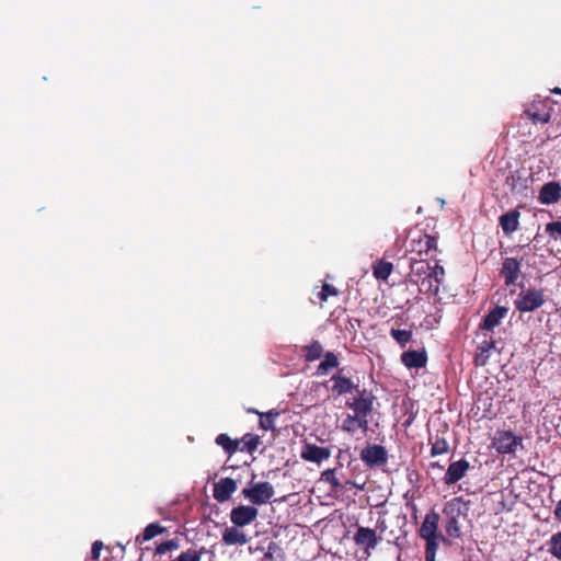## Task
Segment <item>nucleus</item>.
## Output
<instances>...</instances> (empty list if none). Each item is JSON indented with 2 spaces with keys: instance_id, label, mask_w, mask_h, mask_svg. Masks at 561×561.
I'll use <instances>...</instances> for the list:
<instances>
[{
  "instance_id": "1",
  "label": "nucleus",
  "mask_w": 561,
  "mask_h": 561,
  "mask_svg": "<svg viewBox=\"0 0 561 561\" xmlns=\"http://www.w3.org/2000/svg\"><path fill=\"white\" fill-rule=\"evenodd\" d=\"M410 252L415 253L423 259L435 260L437 252V238L431 234H427L423 231H419L412 236L410 239Z\"/></svg>"
},
{
  "instance_id": "2",
  "label": "nucleus",
  "mask_w": 561,
  "mask_h": 561,
  "mask_svg": "<svg viewBox=\"0 0 561 561\" xmlns=\"http://www.w3.org/2000/svg\"><path fill=\"white\" fill-rule=\"evenodd\" d=\"M375 396L371 391L366 389L357 390V396L346 401V407L350 408L354 415L362 419V421H368V416L374 410Z\"/></svg>"
},
{
  "instance_id": "3",
  "label": "nucleus",
  "mask_w": 561,
  "mask_h": 561,
  "mask_svg": "<svg viewBox=\"0 0 561 561\" xmlns=\"http://www.w3.org/2000/svg\"><path fill=\"white\" fill-rule=\"evenodd\" d=\"M545 301L546 299L542 289L528 288L526 290H520L517 299L514 301V305L517 311L525 313L533 312L541 308Z\"/></svg>"
},
{
  "instance_id": "4",
  "label": "nucleus",
  "mask_w": 561,
  "mask_h": 561,
  "mask_svg": "<svg viewBox=\"0 0 561 561\" xmlns=\"http://www.w3.org/2000/svg\"><path fill=\"white\" fill-rule=\"evenodd\" d=\"M242 495L254 505L266 504L274 496V488L267 482L251 483L250 488L242 490Z\"/></svg>"
},
{
  "instance_id": "5",
  "label": "nucleus",
  "mask_w": 561,
  "mask_h": 561,
  "mask_svg": "<svg viewBox=\"0 0 561 561\" xmlns=\"http://www.w3.org/2000/svg\"><path fill=\"white\" fill-rule=\"evenodd\" d=\"M523 445V437L514 435L511 431H496L492 446L499 454H515L518 446Z\"/></svg>"
},
{
  "instance_id": "6",
  "label": "nucleus",
  "mask_w": 561,
  "mask_h": 561,
  "mask_svg": "<svg viewBox=\"0 0 561 561\" xmlns=\"http://www.w3.org/2000/svg\"><path fill=\"white\" fill-rule=\"evenodd\" d=\"M430 259H411V271L410 278L414 284L421 283L422 286L427 284L426 290H432V282H431V270L432 266L428 263Z\"/></svg>"
},
{
  "instance_id": "7",
  "label": "nucleus",
  "mask_w": 561,
  "mask_h": 561,
  "mask_svg": "<svg viewBox=\"0 0 561 561\" xmlns=\"http://www.w3.org/2000/svg\"><path fill=\"white\" fill-rule=\"evenodd\" d=\"M360 460L369 468L381 467L388 461V453L381 445H368L362 449Z\"/></svg>"
},
{
  "instance_id": "8",
  "label": "nucleus",
  "mask_w": 561,
  "mask_h": 561,
  "mask_svg": "<svg viewBox=\"0 0 561 561\" xmlns=\"http://www.w3.org/2000/svg\"><path fill=\"white\" fill-rule=\"evenodd\" d=\"M550 100L534 101L525 114L533 123L546 124L550 122L552 108L549 106Z\"/></svg>"
},
{
  "instance_id": "9",
  "label": "nucleus",
  "mask_w": 561,
  "mask_h": 561,
  "mask_svg": "<svg viewBox=\"0 0 561 561\" xmlns=\"http://www.w3.org/2000/svg\"><path fill=\"white\" fill-rule=\"evenodd\" d=\"M331 457V449L328 447H321L316 444L305 442L301 450L300 458L305 461L314 462L320 465L322 461L328 460Z\"/></svg>"
},
{
  "instance_id": "10",
  "label": "nucleus",
  "mask_w": 561,
  "mask_h": 561,
  "mask_svg": "<svg viewBox=\"0 0 561 561\" xmlns=\"http://www.w3.org/2000/svg\"><path fill=\"white\" fill-rule=\"evenodd\" d=\"M259 511L251 505H239L233 507L230 512V520L237 527H244L254 522L257 517Z\"/></svg>"
},
{
  "instance_id": "11",
  "label": "nucleus",
  "mask_w": 561,
  "mask_h": 561,
  "mask_svg": "<svg viewBox=\"0 0 561 561\" xmlns=\"http://www.w3.org/2000/svg\"><path fill=\"white\" fill-rule=\"evenodd\" d=\"M522 273V260L505 257L500 268V275L504 278L506 286L514 285Z\"/></svg>"
},
{
  "instance_id": "12",
  "label": "nucleus",
  "mask_w": 561,
  "mask_h": 561,
  "mask_svg": "<svg viewBox=\"0 0 561 561\" xmlns=\"http://www.w3.org/2000/svg\"><path fill=\"white\" fill-rule=\"evenodd\" d=\"M438 523L439 514L432 510L425 515L424 520L419 529V536L422 539L442 538L445 540L444 537L438 534Z\"/></svg>"
},
{
  "instance_id": "13",
  "label": "nucleus",
  "mask_w": 561,
  "mask_h": 561,
  "mask_svg": "<svg viewBox=\"0 0 561 561\" xmlns=\"http://www.w3.org/2000/svg\"><path fill=\"white\" fill-rule=\"evenodd\" d=\"M469 469L470 463L465 458L450 462L443 478L444 483L447 485L457 483L466 476Z\"/></svg>"
},
{
  "instance_id": "14",
  "label": "nucleus",
  "mask_w": 561,
  "mask_h": 561,
  "mask_svg": "<svg viewBox=\"0 0 561 561\" xmlns=\"http://www.w3.org/2000/svg\"><path fill=\"white\" fill-rule=\"evenodd\" d=\"M508 308L504 306H495L482 319L479 324L481 331H493L494 328L501 324L502 320L506 317Z\"/></svg>"
},
{
  "instance_id": "15",
  "label": "nucleus",
  "mask_w": 561,
  "mask_h": 561,
  "mask_svg": "<svg viewBox=\"0 0 561 561\" xmlns=\"http://www.w3.org/2000/svg\"><path fill=\"white\" fill-rule=\"evenodd\" d=\"M381 538L377 536L376 530L369 527L359 526L354 535V541L357 546L364 548L367 552L375 549Z\"/></svg>"
},
{
  "instance_id": "16",
  "label": "nucleus",
  "mask_w": 561,
  "mask_h": 561,
  "mask_svg": "<svg viewBox=\"0 0 561 561\" xmlns=\"http://www.w3.org/2000/svg\"><path fill=\"white\" fill-rule=\"evenodd\" d=\"M237 481L231 478H222L214 484L213 495L214 499L224 503L230 500L231 495L237 491Z\"/></svg>"
},
{
  "instance_id": "17",
  "label": "nucleus",
  "mask_w": 561,
  "mask_h": 561,
  "mask_svg": "<svg viewBox=\"0 0 561 561\" xmlns=\"http://www.w3.org/2000/svg\"><path fill=\"white\" fill-rule=\"evenodd\" d=\"M469 504L470 502L466 501L462 496H456L445 503L443 514L445 517H466L468 515Z\"/></svg>"
},
{
  "instance_id": "18",
  "label": "nucleus",
  "mask_w": 561,
  "mask_h": 561,
  "mask_svg": "<svg viewBox=\"0 0 561 561\" xmlns=\"http://www.w3.org/2000/svg\"><path fill=\"white\" fill-rule=\"evenodd\" d=\"M330 381L332 382L331 392L334 398L352 393L354 390H358L357 385H355L350 378L345 377L341 373L334 374Z\"/></svg>"
},
{
  "instance_id": "19",
  "label": "nucleus",
  "mask_w": 561,
  "mask_h": 561,
  "mask_svg": "<svg viewBox=\"0 0 561 561\" xmlns=\"http://www.w3.org/2000/svg\"><path fill=\"white\" fill-rule=\"evenodd\" d=\"M401 363L409 369L424 368L427 364V353L424 348L403 352L401 354Z\"/></svg>"
},
{
  "instance_id": "20",
  "label": "nucleus",
  "mask_w": 561,
  "mask_h": 561,
  "mask_svg": "<svg viewBox=\"0 0 561 561\" xmlns=\"http://www.w3.org/2000/svg\"><path fill=\"white\" fill-rule=\"evenodd\" d=\"M561 198V185L558 182H548L540 188L538 199L543 205H551Z\"/></svg>"
},
{
  "instance_id": "21",
  "label": "nucleus",
  "mask_w": 561,
  "mask_h": 561,
  "mask_svg": "<svg viewBox=\"0 0 561 561\" xmlns=\"http://www.w3.org/2000/svg\"><path fill=\"white\" fill-rule=\"evenodd\" d=\"M520 213L517 209H512L500 216L499 222L506 236H511L519 227Z\"/></svg>"
},
{
  "instance_id": "22",
  "label": "nucleus",
  "mask_w": 561,
  "mask_h": 561,
  "mask_svg": "<svg viewBox=\"0 0 561 561\" xmlns=\"http://www.w3.org/2000/svg\"><path fill=\"white\" fill-rule=\"evenodd\" d=\"M495 348V342L490 337L489 340L482 341L474 354L473 362L476 366H485L491 357L492 350Z\"/></svg>"
},
{
  "instance_id": "23",
  "label": "nucleus",
  "mask_w": 561,
  "mask_h": 561,
  "mask_svg": "<svg viewBox=\"0 0 561 561\" xmlns=\"http://www.w3.org/2000/svg\"><path fill=\"white\" fill-rule=\"evenodd\" d=\"M249 538L244 531L240 530L237 526L228 527L222 533V542L227 546H243L248 543Z\"/></svg>"
},
{
  "instance_id": "24",
  "label": "nucleus",
  "mask_w": 561,
  "mask_h": 561,
  "mask_svg": "<svg viewBox=\"0 0 561 561\" xmlns=\"http://www.w3.org/2000/svg\"><path fill=\"white\" fill-rule=\"evenodd\" d=\"M362 419L354 414H347L346 417L343 420L341 428L351 434L354 435L357 430H362L364 433L368 431L369 427V421H365L363 423Z\"/></svg>"
},
{
  "instance_id": "25",
  "label": "nucleus",
  "mask_w": 561,
  "mask_h": 561,
  "mask_svg": "<svg viewBox=\"0 0 561 561\" xmlns=\"http://www.w3.org/2000/svg\"><path fill=\"white\" fill-rule=\"evenodd\" d=\"M165 531L167 528L162 526L160 523H150L145 527L144 531L136 537V542L141 545L159 535L164 534Z\"/></svg>"
},
{
  "instance_id": "26",
  "label": "nucleus",
  "mask_w": 561,
  "mask_h": 561,
  "mask_svg": "<svg viewBox=\"0 0 561 561\" xmlns=\"http://www.w3.org/2000/svg\"><path fill=\"white\" fill-rule=\"evenodd\" d=\"M215 443L218 446L222 447V449L228 456H232L233 454H236L240 446L239 439H232L226 433L217 435Z\"/></svg>"
},
{
  "instance_id": "27",
  "label": "nucleus",
  "mask_w": 561,
  "mask_h": 561,
  "mask_svg": "<svg viewBox=\"0 0 561 561\" xmlns=\"http://www.w3.org/2000/svg\"><path fill=\"white\" fill-rule=\"evenodd\" d=\"M393 271V264L388 261L379 260L373 264V274L377 279L387 280Z\"/></svg>"
},
{
  "instance_id": "28",
  "label": "nucleus",
  "mask_w": 561,
  "mask_h": 561,
  "mask_svg": "<svg viewBox=\"0 0 561 561\" xmlns=\"http://www.w3.org/2000/svg\"><path fill=\"white\" fill-rule=\"evenodd\" d=\"M323 347L319 341L314 340L304 347V357L307 362H314L322 356Z\"/></svg>"
},
{
  "instance_id": "29",
  "label": "nucleus",
  "mask_w": 561,
  "mask_h": 561,
  "mask_svg": "<svg viewBox=\"0 0 561 561\" xmlns=\"http://www.w3.org/2000/svg\"><path fill=\"white\" fill-rule=\"evenodd\" d=\"M339 358L333 352H327L324 359L319 364L317 373L318 375L328 374L330 369L339 366Z\"/></svg>"
},
{
  "instance_id": "30",
  "label": "nucleus",
  "mask_w": 561,
  "mask_h": 561,
  "mask_svg": "<svg viewBox=\"0 0 561 561\" xmlns=\"http://www.w3.org/2000/svg\"><path fill=\"white\" fill-rule=\"evenodd\" d=\"M239 440H240V444H242V447L240 448V450L247 451L249 454H253L257 449V447L261 443L260 436L251 434V433H247Z\"/></svg>"
},
{
  "instance_id": "31",
  "label": "nucleus",
  "mask_w": 561,
  "mask_h": 561,
  "mask_svg": "<svg viewBox=\"0 0 561 561\" xmlns=\"http://www.w3.org/2000/svg\"><path fill=\"white\" fill-rule=\"evenodd\" d=\"M279 411L272 409L265 413H259L260 415V427L265 431H273L275 428V419L279 416Z\"/></svg>"
},
{
  "instance_id": "32",
  "label": "nucleus",
  "mask_w": 561,
  "mask_h": 561,
  "mask_svg": "<svg viewBox=\"0 0 561 561\" xmlns=\"http://www.w3.org/2000/svg\"><path fill=\"white\" fill-rule=\"evenodd\" d=\"M445 530L447 536L453 539H460L462 537L459 518L446 517Z\"/></svg>"
},
{
  "instance_id": "33",
  "label": "nucleus",
  "mask_w": 561,
  "mask_h": 561,
  "mask_svg": "<svg viewBox=\"0 0 561 561\" xmlns=\"http://www.w3.org/2000/svg\"><path fill=\"white\" fill-rule=\"evenodd\" d=\"M321 481L331 485L332 491L343 490V485L336 477V469H327L321 473Z\"/></svg>"
},
{
  "instance_id": "34",
  "label": "nucleus",
  "mask_w": 561,
  "mask_h": 561,
  "mask_svg": "<svg viewBox=\"0 0 561 561\" xmlns=\"http://www.w3.org/2000/svg\"><path fill=\"white\" fill-rule=\"evenodd\" d=\"M449 451V444L447 439L443 436L436 435L435 440L432 443L431 447V456H439L447 454Z\"/></svg>"
},
{
  "instance_id": "35",
  "label": "nucleus",
  "mask_w": 561,
  "mask_h": 561,
  "mask_svg": "<svg viewBox=\"0 0 561 561\" xmlns=\"http://www.w3.org/2000/svg\"><path fill=\"white\" fill-rule=\"evenodd\" d=\"M390 335L402 348L412 340L411 330L391 329Z\"/></svg>"
},
{
  "instance_id": "36",
  "label": "nucleus",
  "mask_w": 561,
  "mask_h": 561,
  "mask_svg": "<svg viewBox=\"0 0 561 561\" xmlns=\"http://www.w3.org/2000/svg\"><path fill=\"white\" fill-rule=\"evenodd\" d=\"M444 277H445V270L442 265L438 264V261H436L435 265L432 266V270H431V282L435 280L436 286L434 288L432 287L431 291H433L434 294L438 293L439 284L443 283Z\"/></svg>"
},
{
  "instance_id": "37",
  "label": "nucleus",
  "mask_w": 561,
  "mask_h": 561,
  "mask_svg": "<svg viewBox=\"0 0 561 561\" xmlns=\"http://www.w3.org/2000/svg\"><path fill=\"white\" fill-rule=\"evenodd\" d=\"M549 552L561 560V531L553 534L549 540Z\"/></svg>"
},
{
  "instance_id": "38",
  "label": "nucleus",
  "mask_w": 561,
  "mask_h": 561,
  "mask_svg": "<svg viewBox=\"0 0 561 561\" xmlns=\"http://www.w3.org/2000/svg\"><path fill=\"white\" fill-rule=\"evenodd\" d=\"M340 294L339 289L331 284L323 283L321 287V291L318 294L321 302L327 301L330 296H337Z\"/></svg>"
},
{
  "instance_id": "39",
  "label": "nucleus",
  "mask_w": 561,
  "mask_h": 561,
  "mask_svg": "<svg viewBox=\"0 0 561 561\" xmlns=\"http://www.w3.org/2000/svg\"><path fill=\"white\" fill-rule=\"evenodd\" d=\"M546 232L554 240L561 239V220L548 222Z\"/></svg>"
},
{
  "instance_id": "40",
  "label": "nucleus",
  "mask_w": 561,
  "mask_h": 561,
  "mask_svg": "<svg viewBox=\"0 0 561 561\" xmlns=\"http://www.w3.org/2000/svg\"><path fill=\"white\" fill-rule=\"evenodd\" d=\"M201 559L202 552L194 549H187L176 558V561H201Z\"/></svg>"
},
{
  "instance_id": "41",
  "label": "nucleus",
  "mask_w": 561,
  "mask_h": 561,
  "mask_svg": "<svg viewBox=\"0 0 561 561\" xmlns=\"http://www.w3.org/2000/svg\"><path fill=\"white\" fill-rule=\"evenodd\" d=\"M519 181L520 176L515 173H512L510 176H507L506 184L510 186L511 192L515 193L522 190L523 184L519 183Z\"/></svg>"
},
{
  "instance_id": "42",
  "label": "nucleus",
  "mask_w": 561,
  "mask_h": 561,
  "mask_svg": "<svg viewBox=\"0 0 561 561\" xmlns=\"http://www.w3.org/2000/svg\"><path fill=\"white\" fill-rule=\"evenodd\" d=\"M438 539L439 538H431L425 540V551L436 553L438 549Z\"/></svg>"
},
{
  "instance_id": "43",
  "label": "nucleus",
  "mask_w": 561,
  "mask_h": 561,
  "mask_svg": "<svg viewBox=\"0 0 561 561\" xmlns=\"http://www.w3.org/2000/svg\"><path fill=\"white\" fill-rule=\"evenodd\" d=\"M280 550L278 545L274 541H272L268 545L267 551L264 553L263 561L265 560H272L274 558V552Z\"/></svg>"
},
{
  "instance_id": "44",
  "label": "nucleus",
  "mask_w": 561,
  "mask_h": 561,
  "mask_svg": "<svg viewBox=\"0 0 561 561\" xmlns=\"http://www.w3.org/2000/svg\"><path fill=\"white\" fill-rule=\"evenodd\" d=\"M103 549V542L100 540H96L92 543L91 548V557L93 560H98L100 558V552Z\"/></svg>"
},
{
  "instance_id": "45",
  "label": "nucleus",
  "mask_w": 561,
  "mask_h": 561,
  "mask_svg": "<svg viewBox=\"0 0 561 561\" xmlns=\"http://www.w3.org/2000/svg\"><path fill=\"white\" fill-rule=\"evenodd\" d=\"M168 551H170V549H169V547H168V545H167V542H165V541H163V542H161V543L157 545V547H156V553H157V554H160V556H161V554H164V553H165V552H168Z\"/></svg>"
},
{
  "instance_id": "46",
  "label": "nucleus",
  "mask_w": 561,
  "mask_h": 561,
  "mask_svg": "<svg viewBox=\"0 0 561 561\" xmlns=\"http://www.w3.org/2000/svg\"><path fill=\"white\" fill-rule=\"evenodd\" d=\"M553 514L554 518L561 522V500L557 503Z\"/></svg>"
},
{
  "instance_id": "47",
  "label": "nucleus",
  "mask_w": 561,
  "mask_h": 561,
  "mask_svg": "<svg viewBox=\"0 0 561 561\" xmlns=\"http://www.w3.org/2000/svg\"><path fill=\"white\" fill-rule=\"evenodd\" d=\"M170 551L176 550L179 548V541L176 539H171L165 541Z\"/></svg>"
},
{
  "instance_id": "48",
  "label": "nucleus",
  "mask_w": 561,
  "mask_h": 561,
  "mask_svg": "<svg viewBox=\"0 0 561 561\" xmlns=\"http://www.w3.org/2000/svg\"><path fill=\"white\" fill-rule=\"evenodd\" d=\"M436 553L425 551V561H435Z\"/></svg>"
},
{
  "instance_id": "49",
  "label": "nucleus",
  "mask_w": 561,
  "mask_h": 561,
  "mask_svg": "<svg viewBox=\"0 0 561 561\" xmlns=\"http://www.w3.org/2000/svg\"><path fill=\"white\" fill-rule=\"evenodd\" d=\"M551 93L561 95V88H553Z\"/></svg>"
},
{
  "instance_id": "50",
  "label": "nucleus",
  "mask_w": 561,
  "mask_h": 561,
  "mask_svg": "<svg viewBox=\"0 0 561 561\" xmlns=\"http://www.w3.org/2000/svg\"><path fill=\"white\" fill-rule=\"evenodd\" d=\"M248 412H250V413H255V414H257V415H259V413H260V412H259L257 410H255V409H249V410H248Z\"/></svg>"
},
{
  "instance_id": "51",
  "label": "nucleus",
  "mask_w": 561,
  "mask_h": 561,
  "mask_svg": "<svg viewBox=\"0 0 561 561\" xmlns=\"http://www.w3.org/2000/svg\"><path fill=\"white\" fill-rule=\"evenodd\" d=\"M342 450L339 451V458H342Z\"/></svg>"
}]
</instances>
